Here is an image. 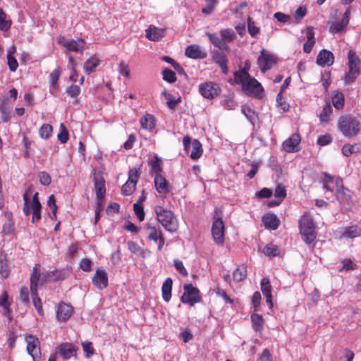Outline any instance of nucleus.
<instances>
[{"instance_id": "4c0bfd02", "label": "nucleus", "mask_w": 361, "mask_h": 361, "mask_svg": "<svg viewBox=\"0 0 361 361\" xmlns=\"http://www.w3.org/2000/svg\"><path fill=\"white\" fill-rule=\"evenodd\" d=\"M233 279L235 281H242L247 277V269L245 267L237 268L233 273Z\"/></svg>"}, {"instance_id": "680f3d73", "label": "nucleus", "mask_w": 361, "mask_h": 361, "mask_svg": "<svg viewBox=\"0 0 361 361\" xmlns=\"http://www.w3.org/2000/svg\"><path fill=\"white\" fill-rule=\"evenodd\" d=\"M118 72L124 77L128 78L130 76V68L128 64L122 61L118 66Z\"/></svg>"}, {"instance_id": "f257e3e1", "label": "nucleus", "mask_w": 361, "mask_h": 361, "mask_svg": "<svg viewBox=\"0 0 361 361\" xmlns=\"http://www.w3.org/2000/svg\"><path fill=\"white\" fill-rule=\"evenodd\" d=\"M236 84H240L242 90L248 96L261 99L264 97V88L246 70H239L234 73Z\"/></svg>"}, {"instance_id": "69168bd1", "label": "nucleus", "mask_w": 361, "mask_h": 361, "mask_svg": "<svg viewBox=\"0 0 361 361\" xmlns=\"http://www.w3.org/2000/svg\"><path fill=\"white\" fill-rule=\"evenodd\" d=\"M358 75H360V73H355L353 71L349 70L348 73L345 74L343 78L345 83L349 85L354 82Z\"/></svg>"}, {"instance_id": "338daca9", "label": "nucleus", "mask_w": 361, "mask_h": 361, "mask_svg": "<svg viewBox=\"0 0 361 361\" xmlns=\"http://www.w3.org/2000/svg\"><path fill=\"white\" fill-rule=\"evenodd\" d=\"M332 142V137L329 134L321 135L317 139V144L321 146H325Z\"/></svg>"}, {"instance_id": "ddd939ff", "label": "nucleus", "mask_w": 361, "mask_h": 361, "mask_svg": "<svg viewBox=\"0 0 361 361\" xmlns=\"http://www.w3.org/2000/svg\"><path fill=\"white\" fill-rule=\"evenodd\" d=\"M200 94L205 98L213 99L218 94V86L212 82H206L199 87Z\"/></svg>"}, {"instance_id": "6e6d98bb", "label": "nucleus", "mask_w": 361, "mask_h": 361, "mask_svg": "<svg viewBox=\"0 0 361 361\" xmlns=\"http://www.w3.org/2000/svg\"><path fill=\"white\" fill-rule=\"evenodd\" d=\"M12 24L11 19H7L6 14L1 10V31H7Z\"/></svg>"}, {"instance_id": "6e6552de", "label": "nucleus", "mask_w": 361, "mask_h": 361, "mask_svg": "<svg viewBox=\"0 0 361 361\" xmlns=\"http://www.w3.org/2000/svg\"><path fill=\"white\" fill-rule=\"evenodd\" d=\"M139 169L133 168L128 171V179L122 186V192L124 195H131L135 190L137 179L140 176Z\"/></svg>"}, {"instance_id": "c03bdc74", "label": "nucleus", "mask_w": 361, "mask_h": 361, "mask_svg": "<svg viewBox=\"0 0 361 361\" xmlns=\"http://www.w3.org/2000/svg\"><path fill=\"white\" fill-rule=\"evenodd\" d=\"M252 324L255 331H259L263 325L264 321L262 316L257 314H253L251 316Z\"/></svg>"}, {"instance_id": "39448f33", "label": "nucleus", "mask_w": 361, "mask_h": 361, "mask_svg": "<svg viewBox=\"0 0 361 361\" xmlns=\"http://www.w3.org/2000/svg\"><path fill=\"white\" fill-rule=\"evenodd\" d=\"M299 228L304 241L310 244L316 238L314 225L310 215L305 214L299 221Z\"/></svg>"}, {"instance_id": "2f4dec72", "label": "nucleus", "mask_w": 361, "mask_h": 361, "mask_svg": "<svg viewBox=\"0 0 361 361\" xmlns=\"http://www.w3.org/2000/svg\"><path fill=\"white\" fill-rule=\"evenodd\" d=\"M361 235V229L357 226H351L345 228V231L341 237L346 238H353Z\"/></svg>"}, {"instance_id": "f3484780", "label": "nucleus", "mask_w": 361, "mask_h": 361, "mask_svg": "<svg viewBox=\"0 0 361 361\" xmlns=\"http://www.w3.org/2000/svg\"><path fill=\"white\" fill-rule=\"evenodd\" d=\"M147 230L149 231L148 239L158 243V250L161 251L165 242L161 231H159L158 232L157 228L154 226H152L149 224H148Z\"/></svg>"}, {"instance_id": "09e8293b", "label": "nucleus", "mask_w": 361, "mask_h": 361, "mask_svg": "<svg viewBox=\"0 0 361 361\" xmlns=\"http://www.w3.org/2000/svg\"><path fill=\"white\" fill-rule=\"evenodd\" d=\"M221 37L227 42H232L235 39V32L231 29L222 30L220 32Z\"/></svg>"}, {"instance_id": "9d476101", "label": "nucleus", "mask_w": 361, "mask_h": 361, "mask_svg": "<svg viewBox=\"0 0 361 361\" xmlns=\"http://www.w3.org/2000/svg\"><path fill=\"white\" fill-rule=\"evenodd\" d=\"M38 266V264H35L30 278V293H34V294L37 292L38 286H42L47 281V276L41 274Z\"/></svg>"}, {"instance_id": "37998d69", "label": "nucleus", "mask_w": 361, "mask_h": 361, "mask_svg": "<svg viewBox=\"0 0 361 361\" xmlns=\"http://www.w3.org/2000/svg\"><path fill=\"white\" fill-rule=\"evenodd\" d=\"M261 290L264 296L271 295V286L269 279L264 277L261 280Z\"/></svg>"}, {"instance_id": "412c9836", "label": "nucleus", "mask_w": 361, "mask_h": 361, "mask_svg": "<svg viewBox=\"0 0 361 361\" xmlns=\"http://www.w3.org/2000/svg\"><path fill=\"white\" fill-rule=\"evenodd\" d=\"M58 353L63 359H69L72 356H76V348L70 343H64L59 345Z\"/></svg>"}, {"instance_id": "dca6fc26", "label": "nucleus", "mask_w": 361, "mask_h": 361, "mask_svg": "<svg viewBox=\"0 0 361 361\" xmlns=\"http://www.w3.org/2000/svg\"><path fill=\"white\" fill-rule=\"evenodd\" d=\"M185 54L192 59H204L207 57V53L202 51L197 44H191L186 47Z\"/></svg>"}, {"instance_id": "603ef678", "label": "nucleus", "mask_w": 361, "mask_h": 361, "mask_svg": "<svg viewBox=\"0 0 361 361\" xmlns=\"http://www.w3.org/2000/svg\"><path fill=\"white\" fill-rule=\"evenodd\" d=\"M60 129L61 132L58 134V139L61 143H66L68 140V132L63 123H61Z\"/></svg>"}, {"instance_id": "e2e57ef3", "label": "nucleus", "mask_w": 361, "mask_h": 361, "mask_svg": "<svg viewBox=\"0 0 361 361\" xmlns=\"http://www.w3.org/2000/svg\"><path fill=\"white\" fill-rule=\"evenodd\" d=\"M20 300L23 303L27 305L29 303V292L27 287H23L20 290Z\"/></svg>"}, {"instance_id": "4be33fe9", "label": "nucleus", "mask_w": 361, "mask_h": 361, "mask_svg": "<svg viewBox=\"0 0 361 361\" xmlns=\"http://www.w3.org/2000/svg\"><path fill=\"white\" fill-rule=\"evenodd\" d=\"M73 313V307L66 303L59 304L56 312L57 319L60 321H66L70 318Z\"/></svg>"}, {"instance_id": "2eb2a0df", "label": "nucleus", "mask_w": 361, "mask_h": 361, "mask_svg": "<svg viewBox=\"0 0 361 361\" xmlns=\"http://www.w3.org/2000/svg\"><path fill=\"white\" fill-rule=\"evenodd\" d=\"M334 62V56L333 53L329 50H321L317 56V63L322 67H324L325 66H330Z\"/></svg>"}, {"instance_id": "0e129e2a", "label": "nucleus", "mask_w": 361, "mask_h": 361, "mask_svg": "<svg viewBox=\"0 0 361 361\" xmlns=\"http://www.w3.org/2000/svg\"><path fill=\"white\" fill-rule=\"evenodd\" d=\"M276 102L278 106H281L283 111L288 110L289 105L286 103L281 92H280L276 96Z\"/></svg>"}, {"instance_id": "e433bc0d", "label": "nucleus", "mask_w": 361, "mask_h": 361, "mask_svg": "<svg viewBox=\"0 0 361 361\" xmlns=\"http://www.w3.org/2000/svg\"><path fill=\"white\" fill-rule=\"evenodd\" d=\"M32 188L29 187L27 190L25 191V192L23 195V199L24 201L23 207V211L25 216H29L30 214V209L29 206L30 203V198L29 195L31 192Z\"/></svg>"}, {"instance_id": "bb28decb", "label": "nucleus", "mask_w": 361, "mask_h": 361, "mask_svg": "<svg viewBox=\"0 0 361 361\" xmlns=\"http://www.w3.org/2000/svg\"><path fill=\"white\" fill-rule=\"evenodd\" d=\"M149 165L150 166L149 173L152 176L161 174L163 171L162 161L157 155H154L153 159L149 161Z\"/></svg>"}, {"instance_id": "de8ad7c7", "label": "nucleus", "mask_w": 361, "mask_h": 361, "mask_svg": "<svg viewBox=\"0 0 361 361\" xmlns=\"http://www.w3.org/2000/svg\"><path fill=\"white\" fill-rule=\"evenodd\" d=\"M259 27L255 25L250 17L247 18V31L252 37H256L259 33Z\"/></svg>"}, {"instance_id": "1a4fd4ad", "label": "nucleus", "mask_w": 361, "mask_h": 361, "mask_svg": "<svg viewBox=\"0 0 361 361\" xmlns=\"http://www.w3.org/2000/svg\"><path fill=\"white\" fill-rule=\"evenodd\" d=\"M59 44L67 49L68 51L82 52L85 49V42L81 38L77 39H67L61 37Z\"/></svg>"}, {"instance_id": "c756f323", "label": "nucleus", "mask_w": 361, "mask_h": 361, "mask_svg": "<svg viewBox=\"0 0 361 361\" xmlns=\"http://www.w3.org/2000/svg\"><path fill=\"white\" fill-rule=\"evenodd\" d=\"M190 150L191 152L190 157L192 159H197L202 156L203 149L202 147V144L198 140L195 139L192 140Z\"/></svg>"}, {"instance_id": "a878e982", "label": "nucleus", "mask_w": 361, "mask_h": 361, "mask_svg": "<svg viewBox=\"0 0 361 361\" xmlns=\"http://www.w3.org/2000/svg\"><path fill=\"white\" fill-rule=\"evenodd\" d=\"M94 189L96 192V197H99L100 199H104L106 188H105V180L102 176H94Z\"/></svg>"}, {"instance_id": "423d86ee", "label": "nucleus", "mask_w": 361, "mask_h": 361, "mask_svg": "<svg viewBox=\"0 0 361 361\" xmlns=\"http://www.w3.org/2000/svg\"><path fill=\"white\" fill-rule=\"evenodd\" d=\"M27 343V353L32 357L33 361H41L40 342L36 336L29 334L25 338Z\"/></svg>"}, {"instance_id": "a18cd8bd", "label": "nucleus", "mask_w": 361, "mask_h": 361, "mask_svg": "<svg viewBox=\"0 0 361 361\" xmlns=\"http://www.w3.org/2000/svg\"><path fill=\"white\" fill-rule=\"evenodd\" d=\"M222 105L227 109H234L237 106L236 102L234 101L233 96L226 95L221 101Z\"/></svg>"}, {"instance_id": "052dcab7", "label": "nucleus", "mask_w": 361, "mask_h": 361, "mask_svg": "<svg viewBox=\"0 0 361 361\" xmlns=\"http://www.w3.org/2000/svg\"><path fill=\"white\" fill-rule=\"evenodd\" d=\"M7 64L12 72L16 71L18 67V63L14 56L7 55Z\"/></svg>"}, {"instance_id": "5701e85b", "label": "nucleus", "mask_w": 361, "mask_h": 361, "mask_svg": "<svg viewBox=\"0 0 361 361\" xmlns=\"http://www.w3.org/2000/svg\"><path fill=\"white\" fill-rule=\"evenodd\" d=\"M38 192H35L32 197V202L31 204V208L32 210V222L35 223V221H38L41 219V209L42 205L39 200Z\"/></svg>"}, {"instance_id": "864d4df0", "label": "nucleus", "mask_w": 361, "mask_h": 361, "mask_svg": "<svg viewBox=\"0 0 361 361\" xmlns=\"http://www.w3.org/2000/svg\"><path fill=\"white\" fill-rule=\"evenodd\" d=\"M61 75V71L59 68L54 69L49 75V82L52 86L57 85L58 80Z\"/></svg>"}, {"instance_id": "393cba45", "label": "nucleus", "mask_w": 361, "mask_h": 361, "mask_svg": "<svg viewBox=\"0 0 361 361\" xmlns=\"http://www.w3.org/2000/svg\"><path fill=\"white\" fill-rule=\"evenodd\" d=\"M348 68L355 73H360V59L356 56L355 51L350 50L348 52Z\"/></svg>"}, {"instance_id": "58836bf2", "label": "nucleus", "mask_w": 361, "mask_h": 361, "mask_svg": "<svg viewBox=\"0 0 361 361\" xmlns=\"http://www.w3.org/2000/svg\"><path fill=\"white\" fill-rule=\"evenodd\" d=\"M264 255L269 257H275L279 255V247L273 244H267L263 249Z\"/></svg>"}, {"instance_id": "72a5a7b5", "label": "nucleus", "mask_w": 361, "mask_h": 361, "mask_svg": "<svg viewBox=\"0 0 361 361\" xmlns=\"http://www.w3.org/2000/svg\"><path fill=\"white\" fill-rule=\"evenodd\" d=\"M140 124L143 128L152 130L155 127V119L153 116L146 114L141 118Z\"/></svg>"}, {"instance_id": "6ab92c4d", "label": "nucleus", "mask_w": 361, "mask_h": 361, "mask_svg": "<svg viewBox=\"0 0 361 361\" xmlns=\"http://www.w3.org/2000/svg\"><path fill=\"white\" fill-rule=\"evenodd\" d=\"M300 142V136L298 133L293 134L288 139L283 142V149L287 152H297L296 149Z\"/></svg>"}, {"instance_id": "5fc2aeb1", "label": "nucleus", "mask_w": 361, "mask_h": 361, "mask_svg": "<svg viewBox=\"0 0 361 361\" xmlns=\"http://www.w3.org/2000/svg\"><path fill=\"white\" fill-rule=\"evenodd\" d=\"M165 97L167 100L168 106L171 109H174L176 106L181 101V99L180 97L177 99H173L172 94H171L169 93H165Z\"/></svg>"}, {"instance_id": "f704fd0d", "label": "nucleus", "mask_w": 361, "mask_h": 361, "mask_svg": "<svg viewBox=\"0 0 361 361\" xmlns=\"http://www.w3.org/2000/svg\"><path fill=\"white\" fill-rule=\"evenodd\" d=\"M342 182L343 181H342L341 178H337L336 180V184L337 187H338L340 184L341 185V187L338 188L337 190H336V199L341 203L344 202V200H348L347 195H346L345 191V189L343 186Z\"/></svg>"}, {"instance_id": "bf43d9fd", "label": "nucleus", "mask_w": 361, "mask_h": 361, "mask_svg": "<svg viewBox=\"0 0 361 361\" xmlns=\"http://www.w3.org/2000/svg\"><path fill=\"white\" fill-rule=\"evenodd\" d=\"M133 209L139 221H142L145 219V212L143 206L139 204H134Z\"/></svg>"}, {"instance_id": "774afa93", "label": "nucleus", "mask_w": 361, "mask_h": 361, "mask_svg": "<svg viewBox=\"0 0 361 361\" xmlns=\"http://www.w3.org/2000/svg\"><path fill=\"white\" fill-rule=\"evenodd\" d=\"M257 361H272V355L267 348L263 350Z\"/></svg>"}, {"instance_id": "473e14b6", "label": "nucleus", "mask_w": 361, "mask_h": 361, "mask_svg": "<svg viewBox=\"0 0 361 361\" xmlns=\"http://www.w3.org/2000/svg\"><path fill=\"white\" fill-rule=\"evenodd\" d=\"M342 153L345 157H350L354 153L361 151V144L344 145L342 147Z\"/></svg>"}, {"instance_id": "a211bd4d", "label": "nucleus", "mask_w": 361, "mask_h": 361, "mask_svg": "<svg viewBox=\"0 0 361 361\" xmlns=\"http://www.w3.org/2000/svg\"><path fill=\"white\" fill-rule=\"evenodd\" d=\"M154 181L156 190L159 193H168L170 192L171 187L161 174L154 175Z\"/></svg>"}, {"instance_id": "7ed1b4c3", "label": "nucleus", "mask_w": 361, "mask_h": 361, "mask_svg": "<svg viewBox=\"0 0 361 361\" xmlns=\"http://www.w3.org/2000/svg\"><path fill=\"white\" fill-rule=\"evenodd\" d=\"M157 220L166 229V231L174 233L177 231L178 224L173 212L162 207H156L154 209Z\"/></svg>"}, {"instance_id": "c85d7f7f", "label": "nucleus", "mask_w": 361, "mask_h": 361, "mask_svg": "<svg viewBox=\"0 0 361 361\" xmlns=\"http://www.w3.org/2000/svg\"><path fill=\"white\" fill-rule=\"evenodd\" d=\"M172 285L173 280L171 278H167L162 284L161 293L165 302H169L171 300Z\"/></svg>"}, {"instance_id": "20e7f679", "label": "nucleus", "mask_w": 361, "mask_h": 361, "mask_svg": "<svg viewBox=\"0 0 361 361\" xmlns=\"http://www.w3.org/2000/svg\"><path fill=\"white\" fill-rule=\"evenodd\" d=\"M222 210L216 207L214 211L212 234L214 242L217 245H223L224 243L225 226L222 219Z\"/></svg>"}, {"instance_id": "79ce46f5", "label": "nucleus", "mask_w": 361, "mask_h": 361, "mask_svg": "<svg viewBox=\"0 0 361 361\" xmlns=\"http://www.w3.org/2000/svg\"><path fill=\"white\" fill-rule=\"evenodd\" d=\"M332 113V109L330 104H326L324 106L322 112L319 114L320 121L322 123H327L330 115Z\"/></svg>"}, {"instance_id": "8fccbe9b", "label": "nucleus", "mask_w": 361, "mask_h": 361, "mask_svg": "<svg viewBox=\"0 0 361 361\" xmlns=\"http://www.w3.org/2000/svg\"><path fill=\"white\" fill-rule=\"evenodd\" d=\"M348 25V23H343V20H341L339 23L333 24L330 27V32L332 33H339L345 30V27Z\"/></svg>"}, {"instance_id": "49530a36", "label": "nucleus", "mask_w": 361, "mask_h": 361, "mask_svg": "<svg viewBox=\"0 0 361 361\" xmlns=\"http://www.w3.org/2000/svg\"><path fill=\"white\" fill-rule=\"evenodd\" d=\"M163 79L170 83L176 81V73L169 68H166L162 71Z\"/></svg>"}, {"instance_id": "0eeeda50", "label": "nucleus", "mask_w": 361, "mask_h": 361, "mask_svg": "<svg viewBox=\"0 0 361 361\" xmlns=\"http://www.w3.org/2000/svg\"><path fill=\"white\" fill-rule=\"evenodd\" d=\"M184 293L180 297L183 303L189 304L193 306L195 303L201 301L202 298L200 295V290L192 284H185L183 286Z\"/></svg>"}, {"instance_id": "aec40b11", "label": "nucleus", "mask_w": 361, "mask_h": 361, "mask_svg": "<svg viewBox=\"0 0 361 361\" xmlns=\"http://www.w3.org/2000/svg\"><path fill=\"white\" fill-rule=\"evenodd\" d=\"M146 37L151 41L157 42L162 39L165 35L164 28H158L153 25H150L146 30Z\"/></svg>"}, {"instance_id": "13d9d810", "label": "nucleus", "mask_w": 361, "mask_h": 361, "mask_svg": "<svg viewBox=\"0 0 361 361\" xmlns=\"http://www.w3.org/2000/svg\"><path fill=\"white\" fill-rule=\"evenodd\" d=\"M274 196L281 200H283L285 198L286 196V190L283 185L279 184L276 186L274 191Z\"/></svg>"}, {"instance_id": "f8f14e48", "label": "nucleus", "mask_w": 361, "mask_h": 361, "mask_svg": "<svg viewBox=\"0 0 361 361\" xmlns=\"http://www.w3.org/2000/svg\"><path fill=\"white\" fill-rule=\"evenodd\" d=\"M211 53L212 61L220 67L222 73L226 75L228 72L227 66L228 59L227 56L223 51L219 50H213Z\"/></svg>"}, {"instance_id": "cd10ccee", "label": "nucleus", "mask_w": 361, "mask_h": 361, "mask_svg": "<svg viewBox=\"0 0 361 361\" xmlns=\"http://www.w3.org/2000/svg\"><path fill=\"white\" fill-rule=\"evenodd\" d=\"M11 302L8 299L7 293L4 292L1 294V309L4 314L8 318L9 322L12 321V310L10 309Z\"/></svg>"}, {"instance_id": "ea45409f", "label": "nucleus", "mask_w": 361, "mask_h": 361, "mask_svg": "<svg viewBox=\"0 0 361 361\" xmlns=\"http://www.w3.org/2000/svg\"><path fill=\"white\" fill-rule=\"evenodd\" d=\"M32 298V304L35 309L37 310L38 314L41 316L44 315V311L42 309V305L41 302V299L38 297L37 292L35 294L34 293H30Z\"/></svg>"}, {"instance_id": "7c9ffc66", "label": "nucleus", "mask_w": 361, "mask_h": 361, "mask_svg": "<svg viewBox=\"0 0 361 361\" xmlns=\"http://www.w3.org/2000/svg\"><path fill=\"white\" fill-rule=\"evenodd\" d=\"M99 64V60L97 59L94 56H91L89 59H87L84 64V71L87 75H90L94 71H95L96 68Z\"/></svg>"}, {"instance_id": "4468645a", "label": "nucleus", "mask_w": 361, "mask_h": 361, "mask_svg": "<svg viewBox=\"0 0 361 361\" xmlns=\"http://www.w3.org/2000/svg\"><path fill=\"white\" fill-rule=\"evenodd\" d=\"M92 283L99 290H103L108 286V276L104 270L97 269L92 279Z\"/></svg>"}, {"instance_id": "4d7b16f0", "label": "nucleus", "mask_w": 361, "mask_h": 361, "mask_svg": "<svg viewBox=\"0 0 361 361\" xmlns=\"http://www.w3.org/2000/svg\"><path fill=\"white\" fill-rule=\"evenodd\" d=\"M39 182L42 185L47 186L49 185L51 182V178L50 175L45 172L42 171L38 175Z\"/></svg>"}, {"instance_id": "a19ab883", "label": "nucleus", "mask_w": 361, "mask_h": 361, "mask_svg": "<svg viewBox=\"0 0 361 361\" xmlns=\"http://www.w3.org/2000/svg\"><path fill=\"white\" fill-rule=\"evenodd\" d=\"M53 128L51 125L44 123L39 130V136L43 139H48L51 135Z\"/></svg>"}, {"instance_id": "b1692460", "label": "nucleus", "mask_w": 361, "mask_h": 361, "mask_svg": "<svg viewBox=\"0 0 361 361\" xmlns=\"http://www.w3.org/2000/svg\"><path fill=\"white\" fill-rule=\"evenodd\" d=\"M262 222L266 228L276 230L278 228L280 221L276 215L274 214H267L262 217Z\"/></svg>"}, {"instance_id": "f03ea898", "label": "nucleus", "mask_w": 361, "mask_h": 361, "mask_svg": "<svg viewBox=\"0 0 361 361\" xmlns=\"http://www.w3.org/2000/svg\"><path fill=\"white\" fill-rule=\"evenodd\" d=\"M338 126L343 135L348 137L357 135L361 130L360 121L351 115L341 116Z\"/></svg>"}, {"instance_id": "9b49d317", "label": "nucleus", "mask_w": 361, "mask_h": 361, "mask_svg": "<svg viewBox=\"0 0 361 361\" xmlns=\"http://www.w3.org/2000/svg\"><path fill=\"white\" fill-rule=\"evenodd\" d=\"M276 57L271 54L267 52L265 50H262L260 56L258 58L257 63L262 72L272 68L273 65L276 63Z\"/></svg>"}, {"instance_id": "c9c22d12", "label": "nucleus", "mask_w": 361, "mask_h": 361, "mask_svg": "<svg viewBox=\"0 0 361 361\" xmlns=\"http://www.w3.org/2000/svg\"><path fill=\"white\" fill-rule=\"evenodd\" d=\"M331 100L332 104L336 109H343L344 106L345 99L343 94L341 92H336L334 94H333Z\"/></svg>"}, {"instance_id": "3c124183", "label": "nucleus", "mask_w": 361, "mask_h": 361, "mask_svg": "<svg viewBox=\"0 0 361 361\" xmlns=\"http://www.w3.org/2000/svg\"><path fill=\"white\" fill-rule=\"evenodd\" d=\"M5 216L8 218V221L4 224L3 232L6 235H9L14 231V224L12 222V221L9 219L10 216H11V214L6 213Z\"/></svg>"}]
</instances>
